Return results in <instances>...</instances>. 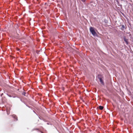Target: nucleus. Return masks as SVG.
<instances>
[{
    "mask_svg": "<svg viewBox=\"0 0 133 133\" xmlns=\"http://www.w3.org/2000/svg\"><path fill=\"white\" fill-rule=\"evenodd\" d=\"M122 28H123V29L124 28H125L124 26V25H122Z\"/></svg>",
    "mask_w": 133,
    "mask_h": 133,
    "instance_id": "nucleus-5",
    "label": "nucleus"
},
{
    "mask_svg": "<svg viewBox=\"0 0 133 133\" xmlns=\"http://www.w3.org/2000/svg\"><path fill=\"white\" fill-rule=\"evenodd\" d=\"M90 30L92 35L94 36L96 35L97 34L93 28L91 27H90Z\"/></svg>",
    "mask_w": 133,
    "mask_h": 133,
    "instance_id": "nucleus-1",
    "label": "nucleus"
},
{
    "mask_svg": "<svg viewBox=\"0 0 133 133\" xmlns=\"http://www.w3.org/2000/svg\"><path fill=\"white\" fill-rule=\"evenodd\" d=\"M99 80H100V81L102 83H103V82L102 81V78H100L99 79Z\"/></svg>",
    "mask_w": 133,
    "mask_h": 133,
    "instance_id": "nucleus-4",
    "label": "nucleus"
},
{
    "mask_svg": "<svg viewBox=\"0 0 133 133\" xmlns=\"http://www.w3.org/2000/svg\"><path fill=\"white\" fill-rule=\"evenodd\" d=\"M14 117H15L16 118V116L15 115H14Z\"/></svg>",
    "mask_w": 133,
    "mask_h": 133,
    "instance_id": "nucleus-7",
    "label": "nucleus"
},
{
    "mask_svg": "<svg viewBox=\"0 0 133 133\" xmlns=\"http://www.w3.org/2000/svg\"><path fill=\"white\" fill-rule=\"evenodd\" d=\"M103 107L101 106H99V109L101 110H102L103 109Z\"/></svg>",
    "mask_w": 133,
    "mask_h": 133,
    "instance_id": "nucleus-2",
    "label": "nucleus"
},
{
    "mask_svg": "<svg viewBox=\"0 0 133 133\" xmlns=\"http://www.w3.org/2000/svg\"><path fill=\"white\" fill-rule=\"evenodd\" d=\"M86 0H82V1L83 2H85Z\"/></svg>",
    "mask_w": 133,
    "mask_h": 133,
    "instance_id": "nucleus-6",
    "label": "nucleus"
},
{
    "mask_svg": "<svg viewBox=\"0 0 133 133\" xmlns=\"http://www.w3.org/2000/svg\"><path fill=\"white\" fill-rule=\"evenodd\" d=\"M124 41L127 44H128V43L127 39H126L125 38H124Z\"/></svg>",
    "mask_w": 133,
    "mask_h": 133,
    "instance_id": "nucleus-3",
    "label": "nucleus"
}]
</instances>
